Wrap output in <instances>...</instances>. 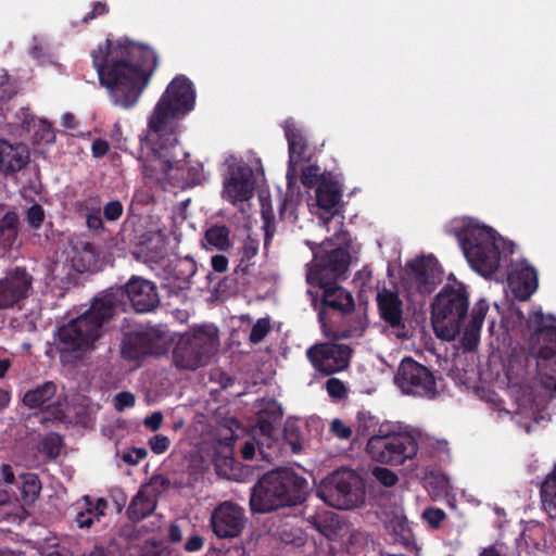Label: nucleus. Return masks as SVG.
Wrapping results in <instances>:
<instances>
[{"label": "nucleus", "instance_id": "obj_1", "mask_svg": "<svg viewBox=\"0 0 556 556\" xmlns=\"http://www.w3.org/2000/svg\"><path fill=\"white\" fill-rule=\"evenodd\" d=\"M91 58L100 85L108 89L111 102L123 109L137 104L159 65L152 48L129 40L106 39Z\"/></svg>", "mask_w": 556, "mask_h": 556}, {"label": "nucleus", "instance_id": "obj_2", "mask_svg": "<svg viewBox=\"0 0 556 556\" xmlns=\"http://www.w3.org/2000/svg\"><path fill=\"white\" fill-rule=\"evenodd\" d=\"M195 105V89L185 75L175 76L159 99L148 122V140L153 143V151L165 170L180 166L185 156L176 128Z\"/></svg>", "mask_w": 556, "mask_h": 556}, {"label": "nucleus", "instance_id": "obj_3", "mask_svg": "<svg viewBox=\"0 0 556 556\" xmlns=\"http://www.w3.org/2000/svg\"><path fill=\"white\" fill-rule=\"evenodd\" d=\"M350 265V254L343 248L331 251H314V258L308 264L306 281L317 287L320 292L307 290L312 304L318 311V321L321 328L327 325L329 311L341 315L350 314L355 308V302L350 291L338 283Z\"/></svg>", "mask_w": 556, "mask_h": 556}, {"label": "nucleus", "instance_id": "obj_4", "mask_svg": "<svg viewBox=\"0 0 556 556\" xmlns=\"http://www.w3.org/2000/svg\"><path fill=\"white\" fill-rule=\"evenodd\" d=\"M307 490V480L293 470H270L264 473L251 490V511L266 514L281 507L300 505L305 501Z\"/></svg>", "mask_w": 556, "mask_h": 556}, {"label": "nucleus", "instance_id": "obj_5", "mask_svg": "<svg viewBox=\"0 0 556 556\" xmlns=\"http://www.w3.org/2000/svg\"><path fill=\"white\" fill-rule=\"evenodd\" d=\"M117 300L109 292L96 298L89 309L59 328L58 338L62 351L83 352L90 349L102 336L103 325L114 315Z\"/></svg>", "mask_w": 556, "mask_h": 556}, {"label": "nucleus", "instance_id": "obj_6", "mask_svg": "<svg viewBox=\"0 0 556 556\" xmlns=\"http://www.w3.org/2000/svg\"><path fill=\"white\" fill-rule=\"evenodd\" d=\"M469 294L466 286L457 280L447 283L431 304V324L435 336L453 341L460 333L468 316Z\"/></svg>", "mask_w": 556, "mask_h": 556}, {"label": "nucleus", "instance_id": "obj_7", "mask_svg": "<svg viewBox=\"0 0 556 556\" xmlns=\"http://www.w3.org/2000/svg\"><path fill=\"white\" fill-rule=\"evenodd\" d=\"M457 240L470 266L484 277L500 267L501 252L492 228L468 224L456 232Z\"/></svg>", "mask_w": 556, "mask_h": 556}, {"label": "nucleus", "instance_id": "obj_8", "mask_svg": "<svg viewBox=\"0 0 556 556\" xmlns=\"http://www.w3.org/2000/svg\"><path fill=\"white\" fill-rule=\"evenodd\" d=\"M542 312L529 316L528 327L532 340L539 343L534 355L538 377L545 389L556 392V326L547 325Z\"/></svg>", "mask_w": 556, "mask_h": 556}, {"label": "nucleus", "instance_id": "obj_9", "mask_svg": "<svg viewBox=\"0 0 556 556\" xmlns=\"http://www.w3.org/2000/svg\"><path fill=\"white\" fill-rule=\"evenodd\" d=\"M218 343L216 330L212 327H198L184 333L178 340L173 359L177 368L194 370L204 366L214 354Z\"/></svg>", "mask_w": 556, "mask_h": 556}, {"label": "nucleus", "instance_id": "obj_10", "mask_svg": "<svg viewBox=\"0 0 556 556\" xmlns=\"http://www.w3.org/2000/svg\"><path fill=\"white\" fill-rule=\"evenodd\" d=\"M316 494L328 506L343 510L358 507L365 500L364 489L351 471H333L317 486Z\"/></svg>", "mask_w": 556, "mask_h": 556}, {"label": "nucleus", "instance_id": "obj_11", "mask_svg": "<svg viewBox=\"0 0 556 556\" xmlns=\"http://www.w3.org/2000/svg\"><path fill=\"white\" fill-rule=\"evenodd\" d=\"M366 452L378 463L399 466L416 456L418 443L409 433L394 432L389 427L367 441Z\"/></svg>", "mask_w": 556, "mask_h": 556}, {"label": "nucleus", "instance_id": "obj_12", "mask_svg": "<svg viewBox=\"0 0 556 556\" xmlns=\"http://www.w3.org/2000/svg\"><path fill=\"white\" fill-rule=\"evenodd\" d=\"M394 382L404 394L430 400L439 394L434 374L410 356L401 361Z\"/></svg>", "mask_w": 556, "mask_h": 556}, {"label": "nucleus", "instance_id": "obj_13", "mask_svg": "<svg viewBox=\"0 0 556 556\" xmlns=\"http://www.w3.org/2000/svg\"><path fill=\"white\" fill-rule=\"evenodd\" d=\"M168 350V337L160 328L130 331L123 338L121 353L127 361H138L148 355H162Z\"/></svg>", "mask_w": 556, "mask_h": 556}, {"label": "nucleus", "instance_id": "obj_14", "mask_svg": "<svg viewBox=\"0 0 556 556\" xmlns=\"http://www.w3.org/2000/svg\"><path fill=\"white\" fill-rule=\"evenodd\" d=\"M185 156H179L182 159L180 166H172L170 169L165 170L159 160H156L153 151V143H151V151L149 153L148 160L142 163L143 174L147 177H155L160 179L159 173L168 180H173L177 187L186 188L193 187L200 185L203 180V166L200 164L190 165L187 161L189 153L186 152Z\"/></svg>", "mask_w": 556, "mask_h": 556}, {"label": "nucleus", "instance_id": "obj_15", "mask_svg": "<svg viewBox=\"0 0 556 556\" xmlns=\"http://www.w3.org/2000/svg\"><path fill=\"white\" fill-rule=\"evenodd\" d=\"M306 355L318 372L330 376L349 366L352 349L346 344L326 342L311 346Z\"/></svg>", "mask_w": 556, "mask_h": 556}, {"label": "nucleus", "instance_id": "obj_16", "mask_svg": "<svg viewBox=\"0 0 556 556\" xmlns=\"http://www.w3.org/2000/svg\"><path fill=\"white\" fill-rule=\"evenodd\" d=\"M34 277L26 268L16 266L0 278V309L22 307L33 291Z\"/></svg>", "mask_w": 556, "mask_h": 556}, {"label": "nucleus", "instance_id": "obj_17", "mask_svg": "<svg viewBox=\"0 0 556 556\" xmlns=\"http://www.w3.org/2000/svg\"><path fill=\"white\" fill-rule=\"evenodd\" d=\"M248 518L245 509L237 503L225 501L212 511L210 527L219 539H235L241 535Z\"/></svg>", "mask_w": 556, "mask_h": 556}, {"label": "nucleus", "instance_id": "obj_18", "mask_svg": "<svg viewBox=\"0 0 556 556\" xmlns=\"http://www.w3.org/2000/svg\"><path fill=\"white\" fill-rule=\"evenodd\" d=\"M379 317L400 339L408 337V329L403 317V301L397 292L383 288L376 296Z\"/></svg>", "mask_w": 556, "mask_h": 556}, {"label": "nucleus", "instance_id": "obj_19", "mask_svg": "<svg viewBox=\"0 0 556 556\" xmlns=\"http://www.w3.org/2000/svg\"><path fill=\"white\" fill-rule=\"evenodd\" d=\"M119 291L127 296L137 313L152 312L160 304L156 286L141 277L134 276Z\"/></svg>", "mask_w": 556, "mask_h": 556}, {"label": "nucleus", "instance_id": "obj_20", "mask_svg": "<svg viewBox=\"0 0 556 556\" xmlns=\"http://www.w3.org/2000/svg\"><path fill=\"white\" fill-rule=\"evenodd\" d=\"M58 391V386L53 381H46L25 392L23 396V404L30 408H41L49 414L48 419L61 420L63 418L62 405L60 402L48 404Z\"/></svg>", "mask_w": 556, "mask_h": 556}, {"label": "nucleus", "instance_id": "obj_21", "mask_svg": "<svg viewBox=\"0 0 556 556\" xmlns=\"http://www.w3.org/2000/svg\"><path fill=\"white\" fill-rule=\"evenodd\" d=\"M282 407L276 400L270 399L262 402L257 413L256 428L263 438L257 442L260 453L263 457H268V455L263 451V446L265 443L268 447L270 446V443L274 441L277 432L276 426L282 419Z\"/></svg>", "mask_w": 556, "mask_h": 556}, {"label": "nucleus", "instance_id": "obj_22", "mask_svg": "<svg viewBox=\"0 0 556 556\" xmlns=\"http://www.w3.org/2000/svg\"><path fill=\"white\" fill-rule=\"evenodd\" d=\"M407 275L420 294L431 293L440 281V273L431 257L421 256L407 263Z\"/></svg>", "mask_w": 556, "mask_h": 556}, {"label": "nucleus", "instance_id": "obj_23", "mask_svg": "<svg viewBox=\"0 0 556 556\" xmlns=\"http://www.w3.org/2000/svg\"><path fill=\"white\" fill-rule=\"evenodd\" d=\"M508 285L520 301H527L538 289V271L526 260L511 265L508 274Z\"/></svg>", "mask_w": 556, "mask_h": 556}, {"label": "nucleus", "instance_id": "obj_24", "mask_svg": "<svg viewBox=\"0 0 556 556\" xmlns=\"http://www.w3.org/2000/svg\"><path fill=\"white\" fill-rule=\"evenodd\" d=\"M230 177L225 182L224 192L232 203L248 201L254 191L252 169L245 164L229 167Z\"/></svg>", "mask_w": 556, "mask_h": 556}, {"label": "nucleus", "instance_id": "obj_25", "mask_svg": "<svg viewBox=\"0 0 556 556\" xmlns=\"http://www.w3.org/2000/svg\"><path fill=\"white\" fill-rule=\"evenodd\" d=\"M283 129L289 148L287 180L288 188H290L292 180L295 177L296 166L305 161H308L307 141L293 123L286 122Z\"/></svg>", "mask_w": 556, "mask_h": 556}, {"label": "nucleus", "instance_id": "obj_26", "mask_svg": "<svg viewBox=\"0 0 556 556\" xmlns=\"http://www.w3.org/2000/svg\"><path fill=\"white\" fill-rule=\"evenodd\" d=\"M30 162V152L23 143L12 144L0 140V173L12 176L24 169Z\"/></svg>", "mask_w": 556, "mask_h": 556}, {"label": "nucleus", "instance_id": "obj_27", "mask_svg": "<svg viewBox=\"0 0 556 556\" xmlns=\"http://www.w3.org/2000/svg\"><path fill=\"white\" fill-rule=\"evenodd\" d=\"M488 311L489 305L484 300H480L475 304L470 314L469 323L464 328V332L460 338L462 346L466 351H473L477 348Z\"/></svg>", "mask_w": 556, "mask_h": 556}, {"label": "nucleus", "instance_id": "obj_28", "mask_svg": "<svg viewBox=\"0 0 556 556\" xmlns=\"http://www.w3.org/2000/svg\"><path fill=\"white\" fill-rule=\"evenodd\" d=\"M156 505V495L148 486H142L131 498L126 510L127 517L132 522L143 520L153 514Z\"/></svg>", "mask_w": 556, "mask_h": 556}, {"label": "nucleus", "instance_id": "obj_29", "mask_svg": "<svg viewBox=\"0 0 556 556\" xmlns=\"http://www.w3.org/2000/svg\"><path fill=\"white\" fill-rule=\"evenodd\" d=\"M72 268L80 274L92 271L98 265V253L90 242H83L72 249Z\"/></svg>", "mask_w": 556, "mask_h": 556}, {"label": "nucleus", "instance_id": "obj_30", "mask_svg": "<svg viewBox=\"0 0 556 556\" xmlns=\"http://www.w3.org/2000/svg\"><path fill=\"white\" fill-rule=\"evenodd\" d=\"M18 225L20 217L13 210L0 216V249L9 251L13 248L18 237Z\"/></svg>", "mask_w": 556, "mask_h": 556}, {"label": "nucleus", "instance_id": "obj_31", "mask_svg": "<svg viewBox=\"0 0 556 556\" xmlns=\"http://www.w3.org/2000/svg\"><path fill=\"white\" fill-rule=\"evenodd\" d=\"M315 191L317 205L328 212L334 208L341 199L338 184L326 177L320 179Z\"/></svg>", "mask_w": 556, "mask_h": 556}, {"label": "nucleus", "instance_id": "obj_32", "mask_svg": "<svg viewBox=\"0 0 556 556\" xmlns=\"http://www.w3.org/2000/svg\"><path fill=\"white\" fill-rule=\"evenodd\" d=\"M18 495L16 498L23 505H31L38 498L41 491V483L38 477L34 473H23L18 477L16 482Z\"/></svg>", "mask_w": 556, "mask_h": 556}, {"label": "nucleus", "instance_id": "obj_33", "mask_svg": "<svg viewBox=\"0 0 556 556\" xmlns=\"http://www.w3.org/2000/svg\"><path fill=\"white\" fill-rule=\"evenodd\" d=\"M388 428L389 425H381L376 417L367 413H358L357 415L355 424L357 439H367L368 441L375 435L382 434Z\"/></svg>", "mask_w": 556, "mask_h": 556}, {"label": "nucleus", "instance_id": "obj_34", "mask_svg": "<svg viewBox=\"0 0 556 556\" xmlns=\"http://www.w3.org/2000/svg\"><path fill=\"white\" fill-rule=\"evenodd\" d=\"M542 506L547 515L556 518V464L552 473H549L541 485Z\"/></svg>", "mask_w": 556, "mask_h": 556}, {"label": "nucleus", "instance_id": "obj_35", "mask_svg": "<svg viewBox=\"0 0 556 556\" xmlns=\"http://www.w3.org/2000/svg\"><path fill=\"white\" fill-rule=\"evenodd\" d=\"M230 230L225 225H214L204 235L206 243L219 251H227L230 248Z\"/></svg>", "mask_w": 556, "mask_h": 556}, {"label": "nucleus", "instance_id": "obj_36", "mask_svg": "<svg viewBox=\"0 0 556 556\" xmlns=\"http://www.w3.org/2000/svg\"><path fill=\"white\" fill-rule=\"evenodd\" d=\"M258 253V241L256 239L248 236L242 243V247L239 250L240 261L237 265L235 271L242 273L243 275L248 274L249 267L252 265L251 261Z\"/></svg>", "mask_w": 556, "mask_h": 556}, {"label": "nucleus", "instance_id": "obj_37", "mask_svg": "<svg viewBox=\"0 0 556 556\" xmlns=\"http://www.w3.org/2000/svg\"><path fill=\"white\" fill-rule=\"evenodd\" d=\"M197 273V263L192 257L177 260L174 265L175 278L184 283L190 282Z\"/></svg>", "mask_w": 556, "mask_h": 556}, {"label": "nucleus", "instance_id": "obj_38", "mask_svg": "<svg viewBox=\"0 0 556 556\" xmlns=\"http://www.w3.org/2000/svg\"><path fill=\"white\" fill-rule=\"evenodd\" d=\"M62 437L55 432L47 434L40 442V451L51 459L61 454Z\"/></svg>", "mask_w": 556, "mask_h": 556}, {"label": "nucleus", "instance_id": "obj_39", "mask_svg": "<svg viewBox=\"0 0 556 556\" xmlns=\"http://www.w3.org/2000/svg\"><path fill=\"white\" fill-rule=\"evenodd\" d=\"M283 439L290 445L292 453H299L302 448V434L300 427L293 422L288 421L283 428Z\"/></svg>", "mask_w": 556, "mask_h": 556}, {"label": "nucleus", "instance_id": "obj_40", "mask_svg": "<svg viewBox=\"0 0 556 556\" xmlns=\"http://www.w3.org/2000/svg\"><path fill=\"white\" fill-rule=\"evenodd\" d=\"M446 514L443 509L434 506L425 508L421 514L422 520L428 525L431 530H438L442 527V522L446 519Z\"/></svg>", "mask_w": 556, "mask_h": 556}, {"label": "nucleus", "instance_id": "obj_41", "mask_svg": "<svg viewBox=\"0 0 556 556\" xmlns=\"http://www.w3.org/2000/svg\"><path fill=\"white\" fill-rule=\"evenodd\" d=\"M298 205V200L294 199L293 195L287 194L279 204V215L282 220H287L289 223H295L298 216L295 214Z\"/></svg>", "mask_w": 556, "mask_h": 556}, {"label": "nucleus", "instance_id": "obj_42", "mask_svg": "<svg viewBox=\"0 0 556 556\" xmlns=\"http://www.w3.org/2000/svg\"><path fill=\"white\" fill-rule=\"evenodd\" d=\"M45 218V210L38 203H34L31 206H29L25 213V219L27 222V225L29 226V228L34 230H38L41 228Z\"/></svg>", "mask_w": 556, "mask_h": 556}, {"label": "nucleus", "instance_id": "obj_43", "mask_svg": "<svg viewBox=\"0 0 556 556\" xmlns=\"http://www.w3.org/2000/svg\"><path fill=\"white\" fill-rule=\"evenodd\" d=\"M270 319L268 317L257 319L251 329L249 341L252 344L262 342L270 331Z\"/></svg>", "mask_w": 556, "mask_h": 556}, {"label": "nucleus", "instance_id": "obj_44", "mask_svg": "<svg viewBox=\"0 0 556 556\" xmlns=\"http://www.w3.org/2000/svg\"><path fill=\"white\" fill-rule=\"evenodd\" d=\"M371 475L379 483L387 488L395 485L399 481L396 473L386 467H375L371 470Z\"/></svg>", "mask_w": 556, "mask_h": 556}, {"label": "nucleus", "instance_id": "obj_45", "mask_svg": "<svg viewBox=\"0 0 556 556\" xmlns=\"http://www.w3.org/2000/svg\"><path fill=\"white\" fill-rule=\"evenodd\" d=\"M326 390L331 399L343 400L348 395L344 382L338 378H330L326 382Z\"/></svg>", "mask_w": 556, "mask_h": 556}, {"label": "nucleus", "instance_id": "obj_46", "mask_svg": "<svg viewBox=\"0 0 556 556\" xmlns=\"http://www.w3.org/2000/svg\"><path fill=\"white\" fill-rule=\"evenodd\" d=\"M325 177L319 174V167L309 165L302 170L301 181L306 188L318 186L320 179Z\"/></svg>", "mask_w": 556, "mask_h": 556}, {"label": "nucleus", "instance_id": "obj_47", "mask_svg": "<svg viewBox=\"0 0 556 556\" xmlns=\"http://www.w3.org/2000/svg\"><path fill=\"white\" fill-rule=\"evenodd\" d=\"M124 212V206L121 201L112 200L103 207V218L106 222H116L121 218Z\"/></svg>", "mask_w": 556, "mask_h": 556}, {"label": "nucleus", "instance_id": "obj_48", "mask_svg": "<svg viewBox=\"0 0 556 556\" xmlns=\"http://www.w3.org/2000/svg\"><path fill=\"white\" fill-rule=\"evenodd\" d=\"M86 224L87 227L96 233H101L104 231L103 217L101 216L99 208L92 210L87 213Z\"/></svg>", "mask_w": 556, "mask_h": 556}, {"label": "nucleus", "instance_id": "obj_49", "mask_svg": "<svg viewBox=\"0 0 556 556\" xmlns=\"http://www.w3.org/2000/svg\"><path fill=\"white\" fill-rule=\"evenodd\" d=\"M148 444L154 454L160 455L168 450L170 440L164 434H155L149 439Z\"/></svg>", "mask_w": 556, "mask_h": 556}, {"label": "nucleus", "instance_id": "obj_50", "mask_svg": "<svg viewBox=\"0 0 556 556\" xmlns=\"http://www.w3.org/2000/svg\"><path fill=\"white\" fill-rule=\"evenodd\" d=\"M84 500L86 505H88L91 511L94 514L97 521H100V517L104 516L108 509V501L99 497L96 502H93L92 498L88 495H86Z\"/></svg>", "mask_w": 556, "mask_h": 556}, {"label": "nucleus", "instance_id": "obj_51", "mask_svg": "<svg viewBox=\"0 0 556 556\" xmlns=\"http://www.w3.org/2000/svg\"><path fill=\"white\" fill-rule=\"evenodd\" d=\"M94 521H97V518L88 505H86L84 510L78 511L75 517V522L80 529H89Z\"/></svg>", "mask_w": 556, "mask_h": 556}, {"label": "nucleus", "instance_id": "obj_52", "mask_svg": "<svg viewBox=\"0 0 556 556\" xmlns=\"http://www.w3.org/2000/svg\"><path fill=\"white\" fill-rule=\"evenodd\" d=\"M135 403V395L128 391H122L114 396V406L119 412L132 407Z\"/></svg>", "mask_w": 556, "mask_h": 556}, {"label": "nucleus", "instance_id": "obj_53", "mask_svg": "<svg viewBox=\"0 0 556 556\" xmlns=\"http://www.w3.org/2000/svg\"><path fill=\"white\" fill-rule=\"evenodd\" d=\"M109 5L106 2H102V1H97L94 2L93 7H92V10L90 12H88L81 20L83 23L85 24H88L90 23L92 20L99 17V16H104L109 13Z\"/></svg>", "mask_w": 556, "mask_h": 556}, {"label": "nucleus", "instance_id": "obj_54", "mask_svg": "<svg viewBox=\"0 0 556 556\" xmlns=\"http://www.w3.org/2000/svg\"><path fill=\"white\" fill-rule=\"evenodd\" d=\"M148 456L144 447H134L130 452L123 454V460L128 465H137Z\"/></svg>", "mask_w": 556, "mask_h": 556}, {"label": "nucleus", "instance_id": "obj_55", "mask_svg": "<svg viewBox=\"0 0 556 556\" xmlns=\"http://www.w3.org/2000/svg\"><path fill=\"white\" fill-rule=\"evenodd\" d=\"M204 538L199 533H192L184 544V549L188 553L200 551L204 545Z\"/></svg>", "mask_w": 556, "mask_h": 556}, {"label": "nucleus", "instance_id": "obj_56", "mask_svg": "<svg viewBox=\"0 0 556 556\" xmlns=\"http://www.w3.org/2000/svg\"><path fill=\"white\" fill-rule=\"evenodd\" d=\"M331 430L340 439H350L353 434L351 427L346 426L340 419H334L331 422Z\"/></svg>", "mask_w": 556, "mask_h": 556}, {"label": "nucleus", "instance_id": "obj_57", "mask_svg": "<svg viewBox=\"0 0 556 556\" xmlns=\"http://www.w3.org/2000/svg\"><path fill=\"white\" fill-rule=\"evenodd\" d=\"M163 419L164 417L161 412H153L143 419V426L151 431H157L162 426Z\"/></svg>", "mask_w": 556, "mask_h": 556}, {"label": "nucleus", "instance_id": "obj_58", "mask_svg": "<svg viewBox=\"0 0 556 556\" xmlns=\"http://www.w3.org/2000/svg\"><path fill=\"white\" fill-rule=\"evenodd\" d=\"M110 150L109 142L103 139H96L91 144V152L94 157L104 156Z\"/></svg>", "mask_w": 556, "mask_h": 556}, {"label": "nucleus", "instance_id": "obj_59", "mask_svg": "<svg viewBox=\"0 0 556 556\" xmlns=\"http://www.w3.org/2000/svg\"><path fill=\"white\" fill-rule=\"evenodd\" d=\"M211 265L216 273H224L228 268V258L223 254H216L211 257Z\"/></svg>", "mask_w": 556, "mask_h": 556}, {"label": "nucleus", "instance_id": "obj_60", "mask_svg": "<svg viewBox=\"0 0 556 556\" xmlns=\"http://www.w3.org/2000/svg\"><path fill=\"white\" fill-rule=\"evenodd\" d=\"M394 532L400 536V541L404 545H408L410 542V531L406 527V525L402 521L396 522V526H394Z\"/></svg>", "mask_w": 556, "mask_h": 556}, {"label": "nucleus", "instance_id": "obj_61", "mask_svg": "<svg viewBox=\"0 0 556 556\" xmlns=\"http://www.w3.org/2000/svg\"><path fill=\"white\" fill-rule=\"evenodd\" d=\"M40 139L46 141L47 143L53 142L55 140V134L50 123L45 121L41 122Z\"/></svg>", "mask_w": 556, "mask_h": 556}, {"label": "nucleus", "instance_id": "obj_62", "mask_svg": "<svg viewBox=\"0 0 556 556\" xmlns=\"http://www.w3.org/2000/svg\"><path fill=\"white\" fill-rule=\"evenodd\" d=\"M233 444L235 438L232 435L224 438L223 440L218 441L220 452L224 454L225 457H228L232 454Z\"/></svg>", "mask_w": 556, "mask_h": 556}, {"label": "nucleus", "instance_id": "obj_63", "mask_svg": "<svg viewBox=\"0 0 556 556\" xmlns=\"http://www.w3.org/2000/svg\"><path fill=\"white\" fill-rule=\"evenodd\" d=\"M0 473H1V478L2 480L8 483V484H13V483H16L17 480L15 479V475L13 472V469L10 465L8 464H3L1 467H0Z\"/></svg>", "mask_w": 556, "mask_h": 556}, {"label": "nucleus", "instance_id": "obj_64", "mask_svg": "<svg viewBox=\"0 0 556 556\" xmlns=\"http://www.w3.org/2000/svg\"><path fill=\"white\" fill-rule=\"evenodd\" d=\"M148 553L151 556H168L169 551L162 543L152 542L149 546Z\"/></svg>", "mask_w": 556, "mask_h": 556}]
</instances>
